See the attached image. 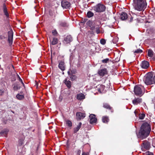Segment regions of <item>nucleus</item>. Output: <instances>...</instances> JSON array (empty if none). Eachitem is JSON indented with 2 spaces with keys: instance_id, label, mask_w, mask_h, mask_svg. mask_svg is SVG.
<instances>
[{
  "instance_id": "1",
  "label": "nucleus",
  "mask_w": 155,
  "mask_h": 155,
  "mask_svg": "<svg viewBox=\"0 0 155 155\" xmlns=\"http://www.w3.org/2000/svg\"><path fill=\"white\" fill-rule=\"evenodd\" d=\"M151 130L150 126L147 123L143 124L139 133V136L143 138L146 137L149 134Z\"/></svg>"
},
{
  "instance_id": "2",
  "label": "nucleus",
  "mask_w": 155,
  "mask_h": 155,
  "mask_svg": "<svg viewBox=\"0 0 155 155\" xmlns=\"http://www.w3.org/2000/svg\"><path fill=\"white\" fill-rule=\"evenodd\" d=\"M134 1L135 9L140 11L146 8L147 3L145 0H134Z\"/></svg>"
},
{
  "instance_id": "3",
  "label": "nucleus",
  "mask_w": 155,
  "mask_h": 155,
  "mask_svg": "<svg viewBox=\"0 0 155 155\" xmlns=\"http://www.w3.org/2000/svg\"><path fill=\"white\" fill-rule=\"evenodd\" d=\"M144 89L142 85H136L134 88L135 94L140 96H142L144 93V92L143 91Z\"/></svg>"
},
{
  "instance_id": "4",
  "label": "nucleus",
  "mask_w": 155,
  "mask_h": 155,
  "mask_svg": "<svg viewBox=\"0 0 155 155\" xmlns=\"http://www.w3.org/2000/svg\"><path fill=\"white\" fill-rule=\"evenodd\" d=\"M92 9L96 12H101L105 11L106 7L103 5L99 3L93 7Z\"/></svg>"
},
{
  "instance_id": "5",
  "label": "nucleus",
  "mask_w": 155,
  "mask_h": 155,
  "mask_svg": "<svg viewBox=\"0 0 155 155\" xmlns=\"http://www.w3.org/2000/svg\"><path fill=\"white\" fill-rule=\"evenodd\" d=\"M145 84L147 85L153 84V75L150 74H148L143 79Z\"/></svg>"
},
{
  "instance_id": "6",
  "label": "nucleus",
  "mask_w": 155,
  "mask_h": 155,
  "mask_svg": "<svg viewBox=\"0 0 155 155\" xmlns=\"http://www.w3.org/2000/svg\"><path fill=\"white\" fill-rule=\"evenodd\" d=\"M61 5L64 8L67 9L71 6V4L66 0H63L61 2Z\"/></svg>"
},
{
  "instance_id": "7",
  "label": "nucleus",
  "mask_w": 155,
  "mask_h": 155,
  "mask_svg": "<svg viewBox=\"0 0 155 155\" xmlns=\"http://www.w3.org/2000/svg\"><path fill=\"white\" fill-rule=\"evenodd\" d=\"M76 119L78 120H79L81 119H83L85 117V114L84 113L78 112L76 113Z\"/></svg>"
},
{
  "instance_id": "8",
  "label": "nucleus",
  "mask_w": 155,
  "mask_h": 155,
  "mask_svg": "<svg viewBox=\"0 0 155 155\" xmlns=\"http://www.w3.org/2000/svg\"><path fill=\"white\" fill-rule=\"evenodd\" d=\"M150 143L147 140H144L142 143V149L143 148L147 150L150 149Z\"/></svg>"
},
{
  "instance_id": "9",
  "label": "nucleus",
  "mask_w": 155,
  "mask_h": 155,
  "mask_svg": "<svg viewBox=\"0 0 155 155\" xmlns=\"http://www.w3.org/2000/svg\"><path fill=\"white\" fill-rule=\"evenodd\" d=\"M13 34L12 31H8V41L11 45L12 43Z\"/></svg>"
},
{
  "instance_id": "10",
  "label": "nucleus",
  "mask_w": 155,
  "mask_h": 155,
  "mask_svg": "<svg viewBox=\"0 0 155 155\" xmlns=\"http://www.w3.org/2000/svg\"><path fill=\"white\" fill-rule=\"evenodd\" d=\"M104 88L105 86L102 84L98 85L96 87V89L100 93H103L105 92V91L104 90Z\"/></svg>"
},
{
  "instance_id": "11",
  "label": "nucleus",
  "mask_w": 155,
  "mask_h": 155,
  "mask_svg": "<svg viewBox=\"0 0 155 155\" xmlns=\"http://www.w3.org/2000/svg\"><path fill=\"white\" fill-rule=\"evenodd\" d=\"M90 123L93 124L95 123L97 121V118L95 114H91L89 116Z\"/></svg>"
},
{
  "instance_id": "12",
  "label": "nucleus",
  "mask_w": 155,
  "mask_h": 155,
  "mask_svg": "<svg viewBox=\"0 0 155 155\" xmlns=\"http://www.w3.org/2000/svg\"><path fill=\"white\" fill-rule=\"evenodd\" d=\"M72 38L71 36L70 35H68L64 39V42L65 44H68L70 43L72 41Z\"/></svg>"
},
{
  "instance_id": "13",
  "label": "nucleus",
  "mask_w": 155,
  "mask_h": 155,
  "mask_svg": "<svg viewBox=\"0 0 155 155\" xmlns=\"http://www.w3.org/2000/svg\"><path fill=\"white\" fill-rule=\"evenodd\" d=\"M142 101V99L141 98L139 97L135 98L132 101V103L134 105H137L141 102Z\"/></svg>"
},
{
  "instance_id": "14",
  "label": "nucleus",
  "mask_w": 155,
  "mask_h": 155,
  "mask_svg": "<svg viewBox=\"0 0 155 155\" xmlns=\"http://www.w3.org/2000/svg\"><path fill=\"white\" fill-rule=\"evenodd\" d=\"M2 9L4 15L7 17H8L9 16V14L7 11L6 5L5 3L3 4Z\"/></svg>"
},
{
  "instance_id": "15",
  "label": "nucleus",
  "mask_w": 155,
  "mask_h": 155,
  "mask_svg": "<svg viewBox=\"0 0 155 155\" xmlns=\"http://www.w3.org/2000/svg\"><path fill=\"white\" fill-rule=\"evenodd\" d=\"M98 73L101 76H103L107 73V69L104 68L100 69L98 71Z\"/></svg>"
},
{
  "instance_id": "16",
  "label": "nucleus",
  "mask_w": 155,
  "mask_h": 155,
  "mask_svg": "<svg viewBox=\"0 0 155 155\" xmlns=\"http://www.w3.org/2000/svg\"><path fill=\"white\" fill-rule=\"evenodd\" d=\"M141 66L143 68L147 69L149 66V63L146 61H143L142 62Z\"/></svg>"
},
{
  "instance_id": "17",
  "label": "nucleus",
  "mask_w": 155,
  "mask_h": 155,
  "mask_svg": "<svg viewBox=\"0 0 155 155\" xmlns=\"http://www.w3.org/2000/svg\"><path fill=\"white\" fill-rule=\"evenodd\" d=\"M120 17L122 20H126L128 18L127 14L124 12H122L120 15Z\"/></svg>"
},
{
  "instance_id": "18",
  "label": "nucleus",
  "mask_w": 155,
  "mask_h": 155,
  "mask_svg": "<svg viewBox=\"0 0 155 155\" xmlns=\"http://www.w3.org/2000/svg\"><path fill=\"white\" fill-rule=\"evenodd\" d=\"M64 63L63 61H61L59 62L58 68L62 71L65 70Z\"/></svg>"
},
{
  "instance_id": "19",
  "label": "nucleus",
  "mask_w": 155,
  "mask_h": 155,
  "mask_svg": "<svg viewBox=\"0 0 155 155\" xmlns=\"http://www.w3.org/2000/svg\"><path fill=\"white\" fill-rule=\"evenodd\" d=\"M84 95L82 93H80L77 94V98L78 100H81L85 98Z\"/></svg>"
},
{
  "instance_id": "20",
  "label": "nucleus",
  "mask_w": 155,
  "mask_h": 155,
  "mask_svg": "<svg viewBox=\"0 0 155 155\" xmlns=\"http://www.w3.org/2000/svg\"><path fill=\"white\" fill-rule=\"evenodd\" d=\"M82 125V123L81 122H80L78 125L77 126L74 128V133H76L80 129V128L81 127V126Z\"/></svg>"
},
{
  "instance_id": "21",
  "label": "nucleus",
  "mask_w": 155,
  "mask_h": 155,
  "mask_svg": "<svg viewBox=\"0 0 155 155\" xmlns=\"http://www.w3.org/2000/svg\"><path fill=\"white\" fill-rule=\"evenodd\" d=\"M64 83L68 88H70L71 86V83L70 81H67V79L64 81Z\"/></svg>"
},
{
  "instance_id": "22",
  "label": "nucleus",
  "mask_w": 155,
  "mask_h": 155,
  "mask_svg": "<svg viewBox=\"0 0 155 155\" xmlns=\"http://www.w3.org/2000/svg\"><path fill=\"white\" fill-rule=\"evenodd\" d=\"M9 131L8 129H3L0 132V135H6L8 134Z\"/></svg>"
},
{
  "instance_id": "23",
  "label": "nucleus",
  "mask_w": 155,
  "mask_h": 155,
  "mask_svg": "<svg viewBox=\"0 0 155 155\" xmlns=\"http://www.w3.org/2000/svg\"><path fill=\"white\" fill-rule=\"evenodd\" d=\"M16 97L19 100H22L24 98V95L23 94H17Z\"/></svg>"
},
{
  "instance_id": "24",
  "label": "nucleus",
  "mask_w": 155,
  "mask_h": 155,
  "mask_svg": "<svg viewBox=\"0 0 155 155\" xmlns=\"http://www.w3.org/2000/svg\"><path fill=\"white\" fill-rule=\"evenodd\" d=\"M153 55V52L151 49H149L148 51L147 55L149 57H151Z\"/></svg>"
},
{
  "instance_id": "25",
  "label": "nucleus",
  "mask_w": 155,
  "mask_h": 155,
  "mask_svg": "<svg viewBox=\"0 0 155 155\" xmlns=\"http://www.w3.org/2000/svg\"><path fill=\"white\" fill-rule=\"evenodd\" d=\"M109 120L108 117L106 116H103L102 118V121L103 123H107Z\"/></svg>"
},
{
  "instance_id": "26",
  "label": "nucleus",
  "mask_w": 155,
  "mask_h": 155,
  "mask_svg": "<svg viewBox=\"0 0 155 155\" xmlns=\"http://www.w3.org/2000/svg\"><path fill=\"white\" fill-rule=\"evenodd\" d=\"M87 17L88 18H90L93 17L94 16V14L93 12H91V11H89L87 12Z\"/></svg>"
},
{
  "instance_id": "27",
  "label": "nucleus",
  "mask_w": 155,
  "mask_h": 155,
  "mask_svg": "<svg viewBox=\"0 0 155 155\" xmlns=\"http://www.w3.org/2000/svg\"><path fill=\"white\" fill-rule=\"evenodd\" d=\"M58 41V39L57 38H54L51 42V44L53 45H55L57 43Z\"/></svg>"
},
{
  "instance_id": "28",
  "label": "nucleus",
  "mask_w": 155,
  "mask_h": 155,
  "mask_svg": "<svg viewBox=\"0 0 155 155\" xmlns=\"http://www.w3.org/2000/svg\"><path fill=\"white\" fill-rule=\"evenodd\" d=\"M103 107L107 109H111V107L110 106V105L107 104L106 103H104L103 104Z\"/></svg>"
},
{
  "instance_id": "29",
  "label": "nucleus",
  "mask_w": 155,
  "mask_h": 155,
  "mask_svg": "<svg viewBox=\"0 0 155 155\" xmlns=\"http://www.w3.org/2000/svg\"><path fill=\"white\" fill-rule=\"evenodd\" d=\"M17 78L18 80L21 82L23 86H24V84L22 80L21 79L19 75L18 74H17Z\"/></svg>"
},
{
  "instance_id": "30",
  "label": "nucleus",
  "mask_w": 155,
  "mask_h": 155,
  "mask_svg": "<svg viewBox=\"0 0 155 155\" xmlns=\"http://www.w3.org/2000/svg\"><path fill=\"white\" fill-rule=\"evenodd\" d=\"M20 88V87L18 85H14V86L13 87V89L15 91H17V90H18Z\"/></svg>"
},
{
  "instance_id": "31",
  "label": "nucleus",
  "mask_w": 155,
  "mask_h": 155,
  "mask_svg": "<svg viewBox=\"0 0 155 155\" xmlns=\"http://www.w3.org/2000/svg\"><path fill=\"white\" fill-rule=\"evenodd\" d=\"M66 124L69 127H71L72 126V123L70 120H67L66 121Z\"/></svg>"
},
{
  "instance_id": "32",
  "label": "nucleus",
  "mask_w": 155,
  "mask_h": 155,
  "mask_svg": "<svg viewBox=\"0 0 155 155\" xmlns=\"http://www.w3.org/2000/svg\"><path fill=\"white\" fill-rule=\"evenodd\" d=\"M95 31L96 33L98 34L100 33V27L99 26H97L96 28Z\"/></svg>"
},
{
  "instance_id": "33",
  "label": "nucleus",
  "mask_w": 155,
  "mask_h": 155,
  "mask_svg": "<svg viewBox=\"0 0 155 155\" xmlns=\"http://www.w3.org/2000/svg\"><path fill=\"white\" fill-rule=\"evenodd\" d=\"M145 117V114H141L139 115V118L140 120H143Z\"/></svg>"
},
{
  "instance_id": "34",
  "label": "nucleus",
  "mask_w": 155,
  "mask_h": 155,
  "mask_svg": "<svg viewBox=\"0 0 155 155\" xmlns=\"http://www.w3.org/2000/svg\"><path fill=\"white\" fill-rule=\"evenodd\" d=\"M109 59L108 58H106L102 61V62L103 63H106L109 61Z\"/></svg>"
},
{
  "instance_id": "35",
  "label": "nucleus",
  "mask_w": 155,
  "mask_h": 155,
  "mask_svg": "<svg viewBox=\"0 0 155 155\" xmlns=\"http://www.w3.org/2000/svg\"><path fill=\"white\" fill-rule=\"evenodd\" d=\"M142 51L141 49H139L135 51H134V53H141L142 52Z\"/></svg>"
},
{
  "instance_id": "36",
  "label": "nucleus",
  "mask_w": 155,
  "mask_h": 155,
  "mask_svg": "<svg viewBox=\"0 0 155 155\" xmlns=\"http://www.w3.org/2000/svg\"><path fill=\"white\" fill-rule=\"evenodd\" d=\"M70 78L72 80H74L76 78V77L75 75L72 74V75H71V76H70Z\"/></svg>"
},
{
  "instance_id": "37",
  "label": "nucleus",
  "mask_w": 155,
  "mask_h": 155,
  "mask_svg": "<svg viewBox=\"0 0 155 155\" xmlns=\"http://www.w3.org/2000/svg\"><path fill=\"white\" fill-rule=\"evenodd\" d=\"M100 43L103 45H104L106 43V41L104 39H101L100 40Z\"/></svg>"
},
{
  "instance_id": "38",
  "label": "nucleus",
  "mask_w": 155,
  "mask_h": 155,
  "mask_svg": "<svg viewBox=\"0 0 155 155\" xmlns=\"http://www.w3.org/2000/svg\"><path fill=\"white\" fill-rule=\"evenodd\" d=\"M145 155H154V154L153 153L148 151L146 153Z\"/></svg>"
},
{
  "instance_id": "39",
  "label": "nucleus",
  "mask_w": 155,
  "mask_h": 155,
  "mask_svg": "<svg viewBox=\"0 0 155 155\" xmlns=\"http://www.w3.org/2000/svg\"><path fill=\"white\" fill-rule=\"evenodd\" d=\"M60 25L61 26L64 27L66 26V24L65 22H61L60 23Z\"/></svg>"
},
{
  "instance_id": "40",
  "label": "nucleus",
  "mask_w": 155,
  "mask_h": 155,
  "mask_svg": "<svg viewBox=\"0 0 155 155\" xmlns=\"http://www.w3.org/2000/svg\"><path fill=\"white\" fill-rule=\"evenodd\" d=\"M52 33L53 35H55L57 34V32L56 30H54L52 31Z\"/></svg>"
},
{
  "instance_id": "41",
  "label": "nucleus",
  "mask_w": 155,
  "mask_h": 155,
  "mask_svg": "<svg viewBox=\"0 0 155 155\" xmlns=\"http://www.w3.org/2000/svg\"><path fill=\"white\" fill-rule=\"evenodd\" d=\"M97 27L93 26L91 27V30L92 31H95L96 29V28Z\"/></svg>"
},
{
  "instance_id": "42",
  "label": "nucleus",
  "mask_w": 155,
  "mask_h": 155,
  "mask_svg": "<svg viewBox=\"0 0 155 155\" xmlns=\"http://www.w3.org/2000/svg\"><path fill=\"white\" fill-rule=\"evenodd\" d=\"M5 37L4 36H3L2 35H0V39H5Z\"/></svg>"
},
{
  "instance_id": "43",
  "label": "nucleus",
  "mask_w": 155,
  "mask_h": 155,
  "mask_svg": "<svg viewBox=\"0 0 155 155\" xmlns=\"http://www.w3.org/2000/svg\"><path fill=\"white\" fill-rule=\"evenodd\" d=\"M152 145L155 147V139L153 140V141Z\"/></svg>"
},
{
  "instance_id": "44",
  "label": "nucleus",
  "mask_w": 155,
  "mask_h": 155,
  "mask_svg": "<svg viewBox=\"0 0 155 155\" xmlns=\"http://www.w3.org/2000/svg\"><path fill=\"white\" fill-rule=\"evenodd\" d=\"M88 154H89V153L88 152L85 153L84 152H83L82 155H88Z\"/></svg>"
},
{
  "instance_id": "45",
  "label": "nucleus",
  "mask_w": 155,
  "mask_h": 155,
  "mask_svg": "<svg viewBox=\"0 0 155 155\" xmlns=\"http://www.w3.org/2000/svg\"><path fill=\"white\" fill-rule=\"evenodd\" d=\"M153 84H155V76H154V77L153 78Z\"/></svg>"
},
{
  "instance_id": "46",
  "label": "nucleus",
  "mask_w": 155,
  "mask_h": 155,
  "mask_svg": "<svg viewBox=\"0 0 155 155\" xmlns=\"http://www.w3.org/2000/svg\"><path fill=\"white\" fill-rule=\"evenodd\" d=\"M133 17H131L130 18V20H129V21L130 22H131L133 20Z\"/></svg>"
},
{
  "instance_id": "47",
  "label": "nucleus",
  "mask_w": 155,
  "mask_h": 155,
  "mask_svg": "<svg viewBox=\"0 0 155 155\" xmlns=\"http://www.w3.org/2000/svg\"><path fill=\"white\" fill-rule=\"evenodd\" d=\"M68 74L69 75L71 76V73H70V71H68Z\"/></svg>"
},
{
  "instance_id": "48",
  "label": "nucleus",
  "mask_w": 155,
  "mask_h": 155,
  "mask_svg": "<svg viewBox=\"0 0 155 155\" xmlns=\"http://www.w3.org/2000/svg\"><path fill=\"white\" fill-rule=\"evenodd\" d=\"M154 109H155V105L154 106Z\"/></svg>"
},
{
  "instance_id": "49",
  "label": "nucleus",
  "mask_w": 155,
  "mask_h": 155,
  "mask_svg": "<svg viewBox=\"0 0 155 155\" xmlns=\"http://www.w3.org/2000/svg\"><path fill=\"white\" fill-rule=\"evenodd\" d=\"M7 0H5V1H6Z\"/></svg>"
}]
</instances>
